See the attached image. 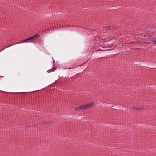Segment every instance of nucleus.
Returning a JSON list of instances; mask_svg holds the SVG:
<instances>
[{
	"label": "nucleus",
	"mask_w": 156,
	"mask_h": 156,
	"mask_svg": "<svg viewBox=\"0 0 156 156\" xmlns=\"http://www.w3.org/2000/svg\"><path fill=\"white\" fill-rule=\"evenodd\" d=\"M53 62L54 63V60H53Z\"/></svg>",
	"instance_id": "obj_15"
},
{
	"label": "nucleus",
	"mask_w": 156,
	"mask_h": 156,
	"mask_svg": "<svg viewBox=\"0 0 156 156\" xmlns=\"http://www.w3.org/2000/svg\"><path fill=\"white\" fill-rule=\"evenodd\" d=\"M71 69V68H67V69Z\"/></svg>",
	"instance_id": "obj_14"
},
{
	"label": "nucleus",
	"mask_w": 156,
	"mask_h": 156,
	"mask_svg": "<svg viewBox=\"0 0 156 156\" xmlns=\"http://www.w3.org/2000/svg\"><path fill=\"white\" fill-rule=\"evenodd\" d=\"M47 72H49L48 71H47Z\"/></svg>",
	"instance_id": "obj_18"
},
{
	"label": "nucleus",
	"mask_w": 156,
	"mask_h": 156,
	"mask_svg": "<svg viewBox=\"0 0 156 156\" xmlns=\"http://www.w3.org/2000/svg\"><path fill=\"white\" fill-rule=\"evenodd\" d=\"M28 38L27 39H25V40H23L22 42H20V43H22V42H24L25 41H28Z\"/></svg>",
	"instance_id": "obj_12"
},
{
	"label": "nucleus",
	"mask_w": 156,
	"mask_h": 156,
	"mask_svg": "<svg viewBox=\"0 0 156 156\" xmlns=\"http://www.w3.org/2000/svg\"><path fill=\"white\" fill-rule=\"evenodd\" d=\"M19 57V53H14V54L13 55V57L14 59H16L17 58V57Z\"/></svg>",
	"instance_id": "obj_6"
},
{
	"label": "nucleus",
	"mask_w": 156,
	"mask_h": 156,
	"mask_svg": "<svg viewBox=\"0 0 156 156\" xmlns=\"http://www.w3.org/2000/svg\"><path fill=\"white\" fill-rule=\"evenodd\" d=\"M2 77V76H0V77Z\"/></svg>",
	"instance_id": "obj_17"
},
{
	"label": "nucleus",
	"mask_w": 156,
	"mask_h": 156,
	"mask_svg": "<svg viewBox=\"0 0 156 156\" xmlns=\"http://www.w3.org/2000/svg\"><path fill=\"white\" fill-rule=\"evenodd\" d=\"M82 106H81L77 107L76 108H75V110H76V111H80V110H82Z\"/></svg>",
	"instance_id": "obj_7"
},
{
	"label": "nucleus",
	"mask_w": 156,
	"mask_h": 156,
	"mask_svg": "<svg viewBox=\"0 0 156 156\" xmlns=\"http://www.w3.org/2000/svg\"><path fill=\"white\" fill-rule=\"evenodd\" d=\"M85 105H83L81 106H82V110L86 109V108H85Z\"/></svg>",
	"instance_id": "obj_11"
},
{
	"label": "nucleus",
	"mask_w": 156,
	"mask_h": 156,
	"mask_svg": "<svg viewBox=\"0 0 156 156\" xmlns=\"http://www.w3.org/2000/svg\"><path fill=\"white\" fill-rule=\"evenodd\" d=\"M107 27L108 30H112V26H108Z\"/></svg>",
	"instance_id": "obj_8"
},
{
	"label": "nucleus",
	"mask_w": 156,
	"mask_h": 156,
	"mask_svg": "<svg viewBox=\"0 0 156 156\" xmlns=\"http://www.w3.org/2000/svg\"><path fill=\"white\" fill-rule=\"evenodd\" d=\"M112 30L113 29H117L118 28V27L115 26H112Z\"/></svg>",
	"instance_id": "obj_9"
},
{
	"label": "nucleus",
	"mask_w": 156,
	"mask_h": 156,
	"mask_svg": "<svg viewBox=\"0 0 156 156\" xmlns=\"http://www.w3.org/2000/svg\"><path fill=\"white\" fill-rule=\"evenodd\" d=\"M52 84H53V83H52V84H51V85H48V86H47V87H44V88H42V89H41V90H43V89H45V88H46L47 87H48L49 86H50Z\"/></svg>",
	"instance_id": "obj_13"
},
{
	"label": "nucleus",
	"mask_w": 156,
	"mask_h": 156,
	"mask_svg": "<svg viewBox=\"0 0 156 156\" xmlns=\"http://www.w3.org/2000/svg\"><path fill=\"white\" fill-rule=\"evenodd\" d=\"M53 122H41V124L42 125H45L46 124H49V123L51 124Z\"/></svg>",
	"instance_id": "obj_5"
},
{
	"label": "nucleus",
	"mask_w": 156,
	"mask_h": 156,
	"mask_svg": "<svg viewBox=\"0 0 156 156\" xmlns=\"http://www.w3.org/2000/svg\"><path fill=\"white\" fill-rule=\"evenodd\" d=\"M39 37V34H36L28 38V40L36 39L38 38Z\"/></svg>",
	"instance_id": "obj_2"
},
{
	"label": "nucleus",
	"mask_w": 156,
	"mask_h": 156,
	"mask_svg": "<svg viewBox=\"0 0 156 156\" xmlns=\"http://www.w3.org/2000/svg\"><path fill=\"white\" fill-rule=\"evenodd\" d=\"M85 105V108H86V109H87L88 108H90L93 107L94 105L93 103H91Z\"/></svg>",
	"instance_id": "obj_3"
},
{
	"label": "nucleus",
	"mask_w": 156,
	"mask_h": 156,
	"mask_svg": "<svg viewBox=\"0 0 156 156\" xmlns=\"http://www.w3.org/2000/svg\"><path fill=\"white\" fill-rule=\"evenodd\" d=\"M3 80H4V81L7 83H9L10 82V79L9 78H4L3 79Z\"/></svg>",
	"instance_id": "obj_4"
},
{
	"label": "nucleus",
	"mask_w": 156,
	"mask_h": 156,
	"mask_svg": "<svg viewBox=\"0 0 156 156\" xmlns=\"http://www.w3.org/2000/svg\"><path fill=\"white\" fill-rule=\"evenodd\" d=\"M17 93L19 94H20V92Z\"/></svg>",
	"instance_id": "obj_16"
},
{
	"label": "nucleus",
	"mask_w": 156,
	"mask_h": 156,
	"mask_svg": "<svg viewBox=\"0 0 156 156\" xmlns=\"http://www.w3.org/2000/svg\"><path fill=\"white\" fill-rule=\"evenodd\" d=\"M152 41L154 43V45L156 44V38H155L153 40H152Z\"/></svg>",
	"instance_id": "obj_10"
},
{
	"label": "nucleus",
	"mask_w": 156,
	"mask_h": 156,
	"mask_svg": "<svg viewBox=\"0 0 156 156\" xmlns=\"http://www.w3.org/2000/svg\"><path fill=\"white\" fill-rule=\"evenodd\" d=\"M140 106H134L133 107H132V109H133L134 110H140L142 109H144V106H141V108H140Z\"/></svg>",
	"instance_id": "obj_1"
}]
</instances>
